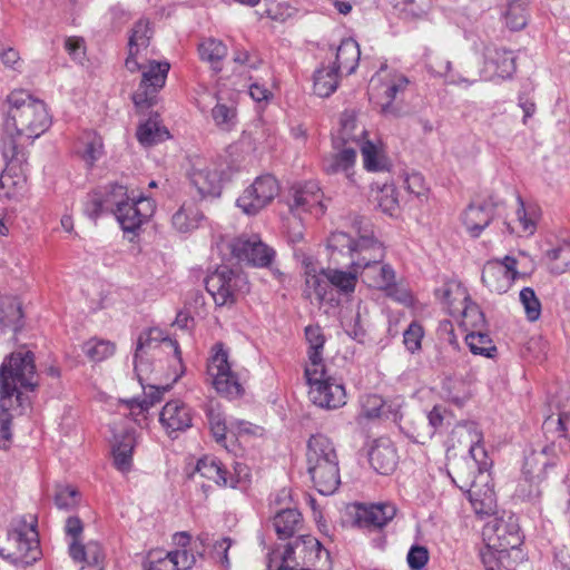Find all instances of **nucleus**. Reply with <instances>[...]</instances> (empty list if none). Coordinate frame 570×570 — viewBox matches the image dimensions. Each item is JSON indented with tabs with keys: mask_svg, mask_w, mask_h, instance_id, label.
I'll list each match as a JSON object with an SVG mask.
<instances>
[{
	"mask_svg": "<svg viewBox=\"0 0 570 570\" xmlns=\"http://www.w3.org/2000/svg\"><path fill=\"white\" fill-rule=\"evenodd\" d=\"M189 178L202 198L218 197L226 179L222 165L216 161L194 165Z\"/></svg>",
	"mask_w": 570,
	"mask_h": 570,
	"instance_id": "obj_21",
	"label": "nucleus"
},
{
	"mask_svg": "<svg viewBox=\"0 0 570 570\" xmlns=\"http://www.w3.org/2000/svg\"><path fill=\"white\" fill-rule=\"evenodd\" d=\"M110 187L105 193H95L89 196L85 205V213L90 218H97L99 215L114 210V203H109Z\"/></svg>",
	"mask_w": 570,
	"mask_h": 570,
	"instance_id": "obj_59",
	"label": "nucleus"
},
{
	"mask_svg": "<svg viewBox=\"0 0 570 570\" xmlns=\"http://www.w3.org/2000/svg\"><path fill=\"white\" fill-rule=\"evenodd\" d=\"M395 513L396 509L393 504L377 503L363 509L361 518L370 525L382 528L394 518Z\"/></svg>",
	"mask_w": 570,
	"mask_h": 570,
	"instance_id": "obj_47",
	"label": "nucleus"
},
{
	"mask_svg": "<svg viewBox=\"0 0 570 570\" xmlns=\"http://www.w3.org/2000/svg\"><path fill=\"white\" fill-rule=\"evenodd\" d=\"M70 557L77 562H86L87 564L99 566L104 559L100 544L96 541H89L82 546L79 542L71 541L69 544Z\"/></svg>",
	"mask_w": 570,
	"mask_h": 570,
	"instance_id": "obj_45",
	"label": "nucleus"
},
{
	"mask_svg": "<svg viewBox=\"0 0 570 570\" xmlns=\"http://www.w3.org/2000/svg\"><path fill=\"white\" fill-rule=\"evenodd\" d=\"M137 445V435L134 430H126L120 435H115L112 445L114 464L122 473L130 471L132 465V452Z\"/></svg>",
	"mask_w": 570,
	"mask_h": 570,
	"instance_id": "obj_30",
	"label": "nucleus"
},
{
	"mask_svg": "<svg viewBox=\"0 0 570 570\" xmlns=\"http://www.w3.org/2000/svg\"><path fill=\"white\" fill-rule=\"evenodd\" d=\"M363 157L364 168L368 171H382L387 168V159L381 146L373 144L368 139L362 140L357 145Z\"/></svg>",
	"mask_w": 570,
	"mask_h": 570,
	"instance_id": "obj_44",
	"label": "nucleus"
},
{
	"mask_svg": "<svg viewBox=\"0 0 570 570\" xmlns=\"http://www.w3.org/2000/svg\"><path fill=\"white\" fill-rule=\"evenodd\" d=\"M116 351V346L112 342L102 338H90L82 344L83 354L91 362H102L108 357L112 356Z\"/></svg>",
	"mask_w": 570,
	"mask_h": 570,
	"instance_id": "obj_50",
	"label": "nucleus"
},
{
	"mask_svg": "<svg viewBox=\"0 0 570 570\" xmlns=\"http://www.w3.org/2000/svg\"><path fill=\"white\" fill-rule=\"evenodd\" d=\"M466 289L456 282H448L435 291L440 302L449 308L451 315L454 314V304L466 301Z\"/></svg>",
	"mask_w": 570,
	"mask_h": 570,
	"instance_id": "obj_48",
	"label": "nucleus"
},
{
	"mask_svg": "<svg viewBox=\"0 0 570 570\" xmlns=\"http://www.w3.org/2000/svg\"><path fill=\"white\" fill-rule=\"evenodd\" d=\"M307 471L321 494H333L340 485L338 456L333 442L323 434L313 435L307 444Z\"/></svg>",
	"mask_w": 570,
	"mask_h": 570,
	"instance_id": "obj_7",
	"label": "nucleus"
},
{
	"mask_svg": "<svg viewBox=\"0 0 570 570\" xmlns=\"http://www.w3.org/2000/svg\"><path fill=\"white\" fill-rule=\"evenodd\" d=\"M36 517L23 515L12 520L0 556L17 566H29L41 554Z\"/></svg>",
	"mask_w": 570,
	"mask_h": 570,
	"instance_id": "obj_8",
	"label": "nucleus"
},
{
	"mask_svg": "<svg viewBox=\"0 0 570 570\" xmlns=\"http://www.w3.org/2000/svg\"><path fill=\"white\" fill-rule=\"evenodd\" d=\"M326 202L320 186L316 183L308 181L293 189L288 207L289 210L299 218H302L303 214L320 217L324 215L327 209Z\"/></svg>",
	"mask_w": 570,
	"mask_h": 570,
	"instance_id": "obj_19",
	"label": "nucleus"
},
{
	"mask_svg": "<svg viewBox=\"0 0 570 570\" xmlns=\"http://www.w3.org/2000/svg\"><path fill=\"white\" fill-rule=\"evenodd\" d=\"M336 65L337 72H345L346 75L353 73L360 61L361 51L358 43L351 38L342 40L336 49Z\"/></svg>",
	"mask_w": 570,
	"mask_h": 570,
	"instance_id": "obj_35",
	"label": "nucleus"
},
{
	"mask_svg": "<svg viewBox=\"0 0 570 570\" xmlns=\"http://www.w3.org/2000/svg\"><path fill=\"white\" fill-rule=\"evenodd\" d=\"M245 278L223 266L206 278V289L218 306L232 304L235 293L245 286Z\"/></svg>",
	"mask_w": 570,
	"mask_h": 570,
	"instance_id": "obj_17",
	"label": "nucleus"
},
{
	"mask_svg": "<svg viewBox=\"0 0 570 570\" xmlns=\"http://www.w3.org/2000/svg\"><path fill=\"white\" fill-rule=\"evenodd\" d=\"M518 203L519 206L514 213V218L507 224L508 229L517 236L532 235L535 230V222L528 215L520 198H518Z\"/></svg>",
	"mask_w": 570,
	"mask_h": 570,
	"instance_id": "obj_53",
	"label": "nucleus"
},
{
	"mask_svg": "<svg viewBox=\"0 0 570 570\" xmlns=\"http://www.w3.org/2000/svg\"><path fill=\"white\" fill-rule=\"evenodd\" d=\"M195 562L194 549L169 552L156 550L148 554V568L146 570H188Z\"/></svg>",
	"mask_w": 570,
	"mask_h": 570,
	"instance_id": "obj_25",
	"label": "nucleus"
},
{
	"mask_svg": "<svg viewBox=\"0 0 570 570\" xmlns=\"http://www.w3.org/2000/svg\"><path fill=\"white\" fill-rule=\"evenodd\" d=\"M488 551L483 553L487 570H512L510 557L519 554L522 538L512 517L509 521L494 518L487 522L482 531Z\"/></svg>",
	"mask_w": 570,
	"mask_h": 570,
	"instance_id": "obj_5",
	"label": "nucleus"
},
{
	"mask_svg": "<svg viewBox=\"0 0 570 570\" xmlns=\"http://www.w3.org/2000/svg\"><path fill=\"white\" fill-rule=\"evenodd\" d=\"M216 105L212 109V118L216 127L223 131H230L237 124V109L234 101H225L222 89L216 95Z\"/></svg>",
	"mask_w": 570,
	"mask_h": 570,
	"instance_id": "obj_32",
	"label": "nucleus"
},
{
	"mask_svg": "<svg viewBox=\"0 0 570 570\" xmlns=\"http://www.w3.org/2000/svg\"><path fill=\"white\" fill-rule=\"evenodd\" d=\"M302 264L304 267L306 294L320 303L334 301L328 267H320L312 257H304Z\"/></svg>",
	"mask_w": 570,
	"mask_h": 570,
	"instance_id": "obj_22",
	"label": "nucleus"
},
{
	"mask_svg": "<svg viewBox=\"0 0 570 570\" xmlns=\"http://www.w3.org/2000/svg\"><path fill=\"white\" fill-rule=\"evenodd\" d=\"M309 400L317 406L335 410L346 404V390L341 379L332 375L326 366L305 370Z\"/></svg>",
	"mask_w": 570,
	"mask_h": 570,
	"instance_id": "obj_10",
	"label": "nucleus"
},
{
	"mask_svg": "<svg viewBox=\"0 0 570 570\" xmlns=\"http://www.w3.org/2000/svg\"><path fill=\"white\" fill-rule=\"evenodd\" d=\"M203 214L194 204H184L171 217L173 227L179 233H188L199 226Z\"/></svg>",
	"mask_w": 570,
	"mask_h": 570,
	"instance_id": "obj_42",
	"label": "nucleus"
},
{
	"mask_svg": "<svg viewBox=\"0 0 570 570\" xmlns=\"http://www.w3.org/2000/svg\"><path fill=\"white\" fill-rule=\"evenodd\" d=\"M366 138V130L356 121L354 111L346 110L340 117V128L333 136V148L357 146Z\"/></svg>",
	"mask_w": 570,
	"mask_h": 570,
	"instance_id": "obj_28",
	"label": "nucleus"
},
{
	"mask_svg": "<svg viewBox=\"0 0 570 570\" xmlns=\"http://www.w3.org/2000/svg\"><path fill=\"white\" fill-rule=\"evenodd\" d=\"M202 60L210 63L213 69L219 70L220 61L227 56L226 45L217 39L208 38L198 48Z\"/></svg>",
	"mask_w": 570,
	"mask_h": 570,
	"instance_id": "obj_49",
	"label": "nucleus"
},
{
	"mask_svg": "<svg viewBox=\"0 0 570 570\" xmlns=\"http://www.w3.org/2000/svg\"><path fill=\"white\" fill-rule=\"evenodd\" d=\"M170 65L167 61H149L140 63L142 78L139 88L132 94V101L137 107L151 105L156 94L164 87Z\"/></svg>",
	"mask_w": 570,
	"mask_h": 570,
	"instance_id": "obj_16",
	"label": "nucleus"
},
{
	"mask_svg": "<svg viewBox=\"0 0 570 570\" xmlns=\"http://www.w3.org/2000/svg\"><path fill=\"white\" fill-rule=\"evenodd\" d=\"M278 191L279 186L276 178L272 175H262L243 190L236 205L244 214L254 216L267 207Z\"/></svg>",
	"mask_w": 570,
	"mask_h": 570,
	"instance_id": "obj_14",
	"label": "nucleus"
},
{
	"mask_svg": "<svg viewBox=\"0 0 570 570\" xmlns=\"http://www.w3.org/2000/svg\"><path fill=\"white\" fill-rule=\"evenodd\" d=\"M515 55L508 49L488 47L480 76L485 81H503L512 78L515 72Z\"/></svg>",
	"mask_w": 570,
	"mask_h": 570,
	"instance_id": "obj_20",
	"label": "nucleus"
},
{
	"mask_svg": "<svg viewBox=\"0 0 570 570\" xmlns=\"http://www.w3.org/2000/svg\"><path fill=\"white\" fill-rule=\"evenodd\" d=\"M375 200L382 212L390 216L396 215L400 208L396 189L392 184H384L381 187L377 186Z\"/></svg>",
	"mask_w": 570,
	"mask_h": 570,
	"instance_id": "obj_57",
	"label": "nucleus"
},
{
	"mask_svg": "<svg viewBox=\"0 0 570 570\" xmlns=\"http://www.w3.org/2000/svg\"><path fill=\"white\" fill-rule=\"evenodd\" d=\"M199 541L203 548H210V557L216 562H219L225 568L229 567V560L227 557V552L232 547V540L229 538L223 537L218 539H209L208 537H206L199 538Z\"/></svg>",
	"mask_w": 570,
	"mask_h": 570,
	"instance_id": "obj_56",
	"label": "nucleus"
},
{
	"mask_svg": "<svg viewBox=\"0 0 570 570\" xmlns=\"http://www.w3.org/2000/svg\"><path fill=\"white\" fill-rule=\"evenodd\" d=\"M570 420V411L564 409H560L557 416L550 415L543 422V430L547 435L550 433H557L553 436L550 445H547L540 454L532 453L531 455L525 458V462L523 465V473L531 482L535 476L538 471L541 469H534L533 463L538 461L539 456L542 455H558L563 454L567 455L570 452V440L566 435V425ZM549 439V436H547Z\"/></svg>",
	"mask_w": 570,
	"mask_h": 570,
	"instance_id": "obj_11",
	"label": "nucleus"
},
{
	"mask_svg": "<svg viewBox=\"0 0 570 570\" xmlns=\"http://www.w3.org/2000/svg\"><path fill=\"white\" fill-rule=\"evenodd\" d=\"M207 314L205 296L199 291L189 292L186 302L185 309L178 313V322L180 317L185 315L186 320H194L196 317L204 318Z\"/></svg>",
	"mask_w": 570,
	"mask_h": 570,
	"instance_id": "obj_58",
	"label": "nucleus"
},
{
	"mask_svg": "<svg viewBox=\"0 0 570 570\" xmlns=\"http://www.w3.org/2000/svg\"><path fill=\"white\" fill-rule=\"evenodd\" d=\"M210 432L218 444L227 449L226 433L229 431L225 417L218 405L212 404L207 410Z\"/></svg>",
	"mask_w": 570,
	"mask_h": 570,
	"instance_id": "obj_55",
	"label": "nucleus"
},
{
	"mask_svg": "<svg viewBox=\"0 0 570 570\" xmlns=\"http://www.w3.org/2000/svg\"><path fill=\"white\" fill-rule=\"evenodd\" d=\"M423 335L422 326L416 322H412L403 334V342L406 350L411 353L419 351Z\"/></svg>",
	"mask_w": 570,
	"mask_h": 570,
	"instance_id": "obj_63",
	"label": "nucleus"
},
{
	"mask_svg": "<svg viewBox=\"0 0 570 570\" xmlns=\"http://www.w3.org/2000/svg\"><path fill=\"white\" fill-rule=\"evenodd\" d=\"M465 343L474 355L494 358L497 346L487 333L471 332L465 336Z\"/></svg>",
	"mask_w": 570,
	"mask_h": 570,
	"instance_id": "obj_51",
	"label": "nucleus"
},
{
	"mask_svg": "<svg viewBox=\"0 0 570 570\" xmlns=\"http://www.w3.org/2000/svg\"><path fill=\"white\" fill-rule=\"evenodd\" d=\"M368 460L375 471L390 474L397 464L396 450L389 439H379L371 446Z\"/></svg>",
	"mask_w": 570,
	"mask_h": 570,
	"instance_id": "obj_29",
	"label": "nucleus"
},
{
	"mask_svg": "<svg viewBox=\"0 0 570 570\" xmlns=\"http://www.w3.org/2000/svg\"><path fill=\"white\" fill-rule=\"evenodd\" d=\"M356 163V150L354 146H341L334 148V153L325 157L323 166L327 174L343 173L346 178L352 179Z\"/></svg>",
	"mask_w": 570,
	"mask_h": 570,
	"instance_id": "obj_31",
	"label": "nucleus"
},
{
	"mask_svg": "<svg viewBox=\"0 0 570 570\" xmlns=\"http://www.w3.org/2000/svg\"><path fill=\"white\" fill-rule=\"evenodd\" d=\"M409 83L405 76L391 72L382 67L370 80L368 94L372 100L380 106L384 115H397V108L392 104Z\"/></svg>",
	"mask_w": 570,
	"mask_h": 570,
	"instance_id": "obj_13",
	"label": "nucleus"
},
{
	"mask_svg": "<svg viewBox=\"0 0 570 570\" xmlns=\"http://www.w3.org/2000/svg\"><path fill=\"white\" fill-rule=\"evenodd\" d=\"M499 259L488 262L482 272V281L490 291L505 293L511 287L512 276L507 274Z\"/></svg>",
	"mask_w": 570,
	"mask_h": 570,
	"instance_id": "obj_36",
	"label": "nucleus"
},
{
	"mask_svg": "<svg viewBox=\"0 0 570 570\" xmlns=\"http://www.w3.org/2000/svg\"><path fill=\"white\" fill-rule=\"evenodd\" d=\"M35 355L30 351H18L6 358L0 367V449L11 444V421L21 414L22 390L37 386Z\"/></svg>",
	"mask_w": 570,
	"mask_h": 570,
	"instance_id": "obj_1",
	"label": "nucleus"
},
{
	"mask_svg": "<svg viewBox=\"0 0 570 570\" xmlns=\"http://www.w3.org/2000/svg\"><path fill=\"white\" fill-rule=\"evenodd\" d=\"M114 203L111 212L124 232L135 233L147 222L155 212V203L149 197L136 194L126 186H110V199Z\"/></svg>",
	"mask_w": 570,
	"mask_h": 570,
	"instance_id": "obj_9",
	"label": "nucleus"
},
{
	"mask_svg": "<svg viewBox=\"0 0 570 570\" xmlns=\"http://www.w3.org/2000/svg\"><path fill=\"white\" fill-rule=\"evenodd\" d=\"M493 217L489 205H470L462 215V222L466 230L474 237L489 225Z\"/></svg>",
	"mask_w": 570,
	"mask_h": 570,
	"instance_id": "obj_34",
	"label": "nucleus"
},
{
	"mask_svg": "<svg viewBox=\"0 0 570 570\" xmlns=\"http://www.w3.org/2000/svg\"><path fill=\"white\" fill-rule=\"evenodd\" d=\"M207 373L215 390L227 399L243 394V386L228 361V352L222 343L213 346L207 364Z\"/></svg>",
	"mask_w": 570,
	"mask_h": 570,
	"instance_id": "obj_12",
	"label": "nucleus"
},
{
	"mask_svg": "<svg viewBox=\"0 0 570 570\" xmlns=\"http://www.w3.org/2000/svg\"><path fill=\"white\" fill-rule=\"evenodd\" d=\"M235 258L253 266L265 267L274 257V250L264 244L256 234L242 235L229 243Z\"/></svg>",
	"mask_w": 570,
	"mask_h": 570,
	"instance_id": "obj_18",
	"label": "nucleus"
},
{
	"mask_svg": "<svg viewBox=\"0 0 570 570\" xmlns=\"http://www.w3.org/2000/svg\"><path fill=\"white\" fill-rule=\"evenodd\" d=\"M305 336L308 344V361L305 365V370L324 367L323 348L325 337L322 328L320 326L309 325L305 328Z\"/></svg>",
	"mask_w": 570,
	"mask_h": 570,
	"instance_id": "obj_37",
	"label": "nucleus"
},
{
	"mask_svg": "<svg viewBox=\"0 0 570 570\" xmlns=\"http://www.w3.org/2000/svg\"><path fill=\"white\" fill-rule=\"evenodd\" d=\"M519 299L523 306L527 320L534 322L541 315V303L531 287H524L520 291Z\"/></svg>",
	"mask_w": 570,
	"mask_h": 570,
	"instance_id": "obj_61",
	"label": "nucleus"
},
{
	"mask_svg": "<svg viewBox=\"0 0 570 570\" xmlns=\"http://www.w3.org/2000/svg\"><path fill=\"white\" fill-rule=\"evenodd\" d=\"M137 139L144 146H153L166 140L169 132L161 125L159 116L149 117L145 122L140 124L137 129Z\"/></svg>",
	"mask_w": 570,
	"mask_h": 570,
	"instance_id": "obj_39",
	"label": "nucleus"
},
{
	"mask_svg": "<svg viewBox=\"0 0 570 570\" xmlns=\"http://www.w3.org/2000/svg\"><path fill=\"white\" fill-rule=\"evenodd\" d=\"M358 269L350 264L348 269L337 267H328L330 284H332V292L343 296H351L356 288L357 279L360 277Z\"/></svg>",
	"mask_w": 570,
	"mask_h": 570,
	"instance_id": "obj_33",
	"label": "nucleus"
},
{
	"mask_svg": "<svg viewBox=\"0 0 570 570\" xmlns=\"http://www.w3.org/2000/svg\"><path fill=\"white\" fill-rule=\"evenodd\" d=\"M384 257V248L373 237L372 232L365 228L357 229V242L352 253L350 263L358 271L382 261Z\"/></svg>",
	"mask_w": 570,
	"mask_h": 570,
	"instance_id": "obj_23",
	"label": "nucleus"
},
{
	"mask_svg": "<svg viewBox=\"0 0 570 570\" xmlns=\"http://www.w3.org/2000/svg\"><path fill=\"white\" fill-rule=\"evenodd\" d=\"M454 305V314L452 316H461L465 325L479 326L483 323V314L479 306L470 299L468 294L466 301Z\"/></svg>",
	"mask_w": 570,
	"mask_h": 570,
	"instance_id": "obj_60",
	"label": "nucleus"
},
{
	"mask_svg": "<svg viewBox=\"0 0 570 570\" xmlns=\"http://www.w3.org/2000/svg\"><path fill=\"white\" fill-rule=\"evenodd\" d=\"M195 473L203 478L212 480L219 487H227L233 484L227 476V471L223 468L222 463L213 456H204L198 460Z\"/></svg>",
	"mask_w": 570,
	"mask_h": 570,
	"instance_id": "obj_41",
	"label": "nucleus"
},
{
	"mask_svg": "<svg viewBox=\"0 0 570 570\" xmlns=\"http://www.w3.org/2000/svg\"><path fill=\"white\" fill-rule=\"evenodd\" d=\"M153 36V29L147 20H138L130 30L128 40V57L125 61L126 68L130 72L139 71V55L149 46Z\"/></svg>",
	"mask_w": 570,
	"mask_h": 570,
	"instance_id": "obj_26",
	"label": "nucleus"
},
{
	"mask_svg": "<svg viewBox=\"0 0 570 570\" xmlns=\"http://www.w3.org/2000/svg\"><path fill=\"white\" fill-rule=\"evenodd\" d=\"M78 154L89 166H92L104 154V144L101 137L94 132H85L79 142Z\"/></svg>",
	"mask_w": 570,
	"mask_h": 570,
	"instance_id": "obj_43",
	"label": "nucleus"
},
{
	"mask_svg": "<svg viewBox=\"0 0 570 570\" xmlns=\"http://www.w3.org/2000/svg\"><path fill=\"white\" fill-rule=\"evenodd\" d=\"M22 306L17 299L11 301L4 312L3 322L7 326L12 327L14 331L22 327Z\"/></svg>",
	"mask_w": 570,
	"mask_h": 570,
	"instance_id": "obj_64",
	"label": "nucleus"
},
{
	"mask_svg": "<svg viewBox=\"0 0 570 570\" xmlns=\"http://www.w3.org/2000/svg\"><path fill=\"white\" fill-rule=\"evenodd\" d=\"M159 422L168 435L184 432L191 426L193 411L185 402L171 400L163 406Z\"/></svg>",
	"mask_w": 570,
	"mask_h": 570,
	"instance_id": "obj_24",
	"label": "nucleus"
},
{
	"mask_svg": "<svg viewBox=\"0 0 570 570\" xmlns=\"http://www.w3.org/2000/svg\"><path fill=\"white\" fill-rule=\"evenodd\" d=\"M528 8L524 0H510L504 11V20L511 30H521L528 23Z\"/></svg>",
	"mask_w": 570,
	"mask_h": 570,
	"instance_id": "obj_52",
	"label": "nucleus"
},
{
	"mask_svg": "<svg viewBox=\"0 0 570 570\" xmlns=\"http://www.w3.org/2000/svg\"><path fill=\"white\" fill-rule=\"evenodd\" d=\"M483 435L478 425L473 422L458 424L451 433L452 445L459 444L469 451V459L472 462V469L478 471L471 481L459 485L460 489H466L474 511L479 514H491L495 510V495L488 487L490 475L488 473L492 465L484 446L482 445Z\"/></svg>",
	"mask_w": 570,
	"mask_h": 570,
	"instance_id": "obj_2",
	"label": "nucleus"
},
{
	"mask_svg": "<svg viewBox=\"0 0 570 570\" xmlns=\"http://www.w3.org/2000/svg\"><path fill=\"white\" fill-rule=\"evenodd\" d=\"M340 83V73L332 66H322L314 71L313 91L321 98H327L334 94Z\"/></svg>",
	"mask_w": 570,
	"mask_h": 570,
	"instance_id": "obj_38",
	"label": "nucleus"
},
{
	"mask_svg": "<svg viewBox=\"0 0 570 570\" xmlns=\"http://www.w3.org/2000/svg\"><path fill=\"white\" fill-rule=\"evenodd\" d=\"M236 70L240 75H248V94L250 98L257 102H267L272 99L273 94L268 88V81L272 80V73L267 67L263 68L265 77H257L252 75L253 71L258 70L263 61L257 56L249 53L246 50L236 51L233 58Z\"/></svg>",
	"mask_w": 570,
	"mask_h": 570,
	"instance_id": "obj_15",
	"label": "nucleus"
},
{
	"mask_svg": "<svg viewBox=\"0 0 570 570\" xmlns=\"http://www.w3.org/2000/svg\"><path fill=\"white\" fill-rule=\"evenodd\" d=\"M363 283L368 287L384 291L391 295L395 286V272L389 264L377 261L358 272Z\"/></svg>",
	"mask_w": 570,
	"mask_h": 570,
	"instance_id": "obj_27",
	"label": "nucleus"
},
{
	"mask_svg": "<svg viewBox=\"0 0 570 570\" xmlns=\"http://www.w3.org/2000/svg\"><path fill=\"white\" fill-rule=\"evenodd\" d=\"M429 70L435 76L444 78L446 83H471L466 79L456 77L454 73H452L451 62L440 57H435L430 60Z\"/></svg>",
	"mask_w": 570,
	"mask_h": 570,
	"instance_id": "obj_62",
	"label": "nucleus"
},
{
	"mask_svg": "<svg viewBox=\"0 0 570 570\" xmlns=\"http://www.w3.org/2000/svg\"><path fill=\"white\" fill-rule=\"evenodd\" d=\"M354 227L355 235L345 232H334L327 239V248L331 250L332 259L340 263L337 256H347L351 259L352 253L357 242V229Z\"/></svg>",
	"mask_w": 570,
	"mask_h": 570,
	"instance_id": "obj_40",
	"label": "nucleus"
},
{
	"mask_svg": "<svg viewBox=\"0 0 570 570\" xmlns=\"http://www.w3.org/2000/svg\"><path fill=\"white\" fill-rule=\"evenodd\" d=\"M159 353L171 354L174 357L175 364L171 383L177 382L184 373L180 350L176 341L165 335L164 331L157 327L141 333L135 352V372L144 389L146 397L141 402L131 400V409L134 407V404H137L141 410H147L149 406L154 405L155 402L160 400L163 393L170 389V384H148V386H145V382L149 380V375L153 373L150 357H154Z\"/></svg>",
	"mask_w": 570,
	"mask_h": 570,
	"instance_id": "obj_3",
	"label": "nucleus"
},
{
	"mask_svg": "<svg viewBox=\"0 0 570 570\" xmlns=\"http://www.w3.org/2000/svg\"><path fill=\"white\" fill-rule=\"evenodd\" d=\"M8 111L3 122V131L11 139L10 148L14 149V139L26 137L35 139L41 136L51 125L45 102L23 90L12 91L8 96Z\"/></svg>",
	"mask_w": 570,
	"mask_h": 570,
	"instance_id": "obj_4",
	"label": "nucleus"
},
{
	"mask_svg": "<svg viewBox=\"0 0 570 570\" xmlns=\"http://www.w3.org/2000/svg\"><path fill=\"white\" fill-rule=\"evenodd\" d=\"M544 258L553 273L570 271V244L564 243L546 252Z\"/></svg>",
	"mask_w": 570,
	"mask_h": 570,
	"instance_id": "obj_54",
	"label": "nucleus"
},
{
	"mask_svg": "<svg viewBox=\"0 0 570 570\" xmlns=\"http://www.w3.org/2000/svg\"><path fill=\"white\" fill-rule=\"evenodd\" d=\"M273 524L279 538H287L299 529L302 515L296 509H284L276 513Z\"/></svg>",
	"mask_w": 570,
	"mask_h": 570,
	"instance_id": "obj_46",
	"label": "nucleus"
},
{
	"mask_svg": "<svg viewBox=\"0 0 570 570\" xmlns=\"http://www.w3.org/2000/svg\"><path fill=\"white\" fill-rule=\"evenodd\" d=\"M268 570H330V554L312 535H302L268 557Z\"/></svg>",
	"mask_w": 570,
	"mask_h": 570,
	"instance_id": "obj_6",
	"label": "nucleus"
}]
</instances>
